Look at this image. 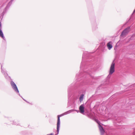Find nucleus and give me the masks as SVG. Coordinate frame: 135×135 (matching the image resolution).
Returning a JSON list of instances; mask_svg holds the SVG:
<instances>
[{
  "mask_svg": "<svg viewBox=\"0 0 135 135\" xmlns=\"http://www.w3.org/2000/svg\"><path fill=\"white\" fill-rule=\"evenodd\" d=\"M25 101L26 100H25L23 98H22Z\"/></svg>",
  "mask_w": 135,
  "mask_h": 135,
  "instance_id": "23",
  "label": "nucleus"
},
{
  "mask_svg": "<svg viewBox=\"0 0 135 135\" xmlns=\"http://www.w3.org/2000/svg\"><path fill=\"white\" fill-rule=\"evenodd\" d=\"M60 127V126L57 125V133L55 135H57L59 134Z\"/></svg>",
  "mask_w": 135,
  "mask_h": 135,
  "instance_id": "16",
  "label": "nucleus"
},
{
  "mask_svg": "<svg viewBox=\"0 0 135 135\" xmlns=\"http://www.w3.org/2000/svg\"><path fill=\"white\" fill-rule=\"evenodd\" d=\"M0 36L4 40H6V38L4 36L2 31L1 29H0Z\"/></svg>",
  "mask_w": 135,
  "mask_h": 135,
  "instance_id": "14",
  "label": "nucleus"
},
{
  "mask_svg": "<svg viewBox=\"0 0 135 135\" xmlns=\"http://www.w3.org/2000/svg\"><path fill=\"white\" fill-rule=\"evenodd\" d=\"M94 119L99 125V127L100 132L101 135H103L105 131L103 128L100 124V122L98 120H97L96 119Z\"/></svg>",
  "mask_w": 135,
  "mask_h": 135,
  "instance_id": "3",
  "label": "nucleus"
},
{
  "mask_svg": "<svg viewBox=\"0 0 135 135\" xmlns=\"http://www.w3.org/2000/svg\"><path fill=\"white\" fill-rule=\"evenodd\" d=\"M14 0H11V1L9 2L7 5V6L4 9L2 13V15H4V14L7 12V10L9 8L10 6L12 4V1Z\"/></svg>",
  "mask_w": 135,
  "mask_h": 135,
  "instance_id": "7",
  "label": "nucleus"
},
{
  "mask_svg": "<svg viewBox=\"0 0 135 135\" xmlns=\"http://www.w3.org/2000/svg\"><path fill=\"white\" fill-rule=\"evenodd\" d=\"M84 104H82L79 107V109L80 110V112L81 113H83L84 112Z\"/></svg>",
  "mask_w": 135,
  "mask_h": 135,
  "instance_id": "12",
  "label": "nucleus"
},
{
  "mask_svg": "<svg viewBox=\"0 0 135 135\" xmlns=\"http://www.w3.org/2000/svg\"><path fill=\"white\" fill-rule=\"evenodd\" d=\"M12 123L16 125H20V121L19 119L15 120L12 121Z\"/></svg>",
  "mask_w": 135,
  "mask_h": 135,
  "instance_id": "11",
  "label": "nucleus"
},
{
  "mask_svg": "<svg viewBox=\"0 0 135 135\" xmlns=\"http://www.w3.org/2000/svg\"><path fill=\"white\" fill-rule=\"evenodd\" d=\"M72 110H73V112L74 111H76V112H77V113H78L79 112V111L78 110H75V109H73Z\"/></svg>",
  "mask_w": 135,
  "mask_h": 135,
  "instance_id": "18",
  "label": "nucleus"
},
{
  "mask_svg": "<svg viewBox=\"0 0 135 135\" xmlns=\"http://www.w3.org/2000/svg\"><path fill=\"white\" fill-rule=\"evenodd\" d=\"M112 44V42L111 41H110L107 43V46L109 50H110L112 48L113 46Z\"/></svg>",
  "mask_w": 135,
  "mask_h": 135,
  "instance_id": "13",
  "label": "nucleus"
},
{
  "mask_svg": "<svg viewBox=\"0 0 135 135\" xmlns=\"http://www.w3.org/2000/svg\"><path fill=\"white\" fill-rule=\"evenodd\" d=\"M26 102H27V103H29V102H28V101H27L26 100L25 101Z\"/></svg>",
  "mask_w": 135,
  "mask_h": 135,
  "instance_id": "21",
  "label": "nucleus"
},
{
  "mask_svg": "<svg viewBox=\"0 0 135 135\" xmlns=\"http://www.w3.org/2000/svg\"><path fill=\"white\" fill-rule=\"evenodd\" d=\"M1 23H0V27H1Z\"/></svg>",
  "mask_w": 135,
  "mask_h": 135,
  "instance_id": "22",
  "label": "nucleus"
},
{
  "mask_svg": "<svg viewBox=\"0 0 135 135\" xmlns=\"http://www.w3.org/2000/svg\"><path fill=\"white\" fill-rule=\"evenodd\" d=\"M10 84L12 88L17 93H19V95L22 98V97L20 96V94L19 93V91L15 83L13 81H11L10 82Z\"/></svg>",
  "mask_w": 135,
  "mask_h": 135,
  "instance_id": "2",
  "label": "nucleus"
},
{
  "mask_svg": "<svg viewBox=\"0 0 135 135\" xmlns=\"http://www.w3.org/2000/svg\"><path fill=\"white\" fill-rule=\"evenodd\" d=\"M113 61L112 64L109 70V75H112L115 71V63Z\"/></svg>",
  "mask_w": 135,
  "mask_h": 135,
  "instance_id": "5",
  "label": "nucleus"
},
{
  "mask_svg": "<svg viewBox=\"0 0 135 135\" xmlns=\"http://www.w3.org/2000/svg\"><path fill=\"white\" fill-rule=\"evenodd\" d=\"M87 53V52H84L83 54L82 61L80 67V73L76 75V78H80L81 77L85 78V75H86L87 76H91L93 78V77L91 76L90 73H89L90 71L85 69L86 66L85 65V64H86V61H86V62H85V59L86 56L87 57L88 56Z\"/></svg>",
  "mask_w": 135,
  "mask_h": 135,
  "instance_id": "1",
  "label": "nucleus"
},
{
  "mask_svg": "<svg viewBox=\"0 0 135 135\" xmlns=\"http://www.w3.org/2000/svg\"><path fill=\"white\" fill-rule=\"evenodd\" d=\"M65 115V113H63L60 115H57V125H59L60 126V117H62L64 115Z\"/></svg>",
  "mask_w": 135,
  "mask_h": 135,
  "instance_id": "10",
  "label": "nucleus"
},
{
  "mask_svg": "<svg viewBox=\"0 0 135 135\" xmlns=\"http://www.w3.org/2000/svg\"><path fill=\"white\" fill-rule=\"evenodd\" d=\"M26 102H27V103H29V102H28V101H27L26 100L25 101Z\"/></svg>",
  "mask_w": 135,
  "mask_h": 135,
  "instance_id": "20",
  "label": "nucleus"
},
{
  "mask_svg": "<svg viewBox=\"0 0 135 135\" xmlns=\"http://www.w3.org/2000/svg\"><path fill=\"white\" fill-rule=\"evenodd\" d=\"M84 97V95L83 94H82L79 97V100L80 102H81L83 100Z\"/></svg>",
  "mask_w": 135,
  "mask_h": 135,
  "instance_id": "15",
  "label": "nucleus"
},
{
  "mask_svg": "<svg viewBox=\"0 0 135 135\" xmlns=\"http://www.w3.org/2000/svg\"><path fill=\"white\" fill-rule=\"evenodd\" d=\"M1 72L4 76L5 78L6 79H10V77L9 76L7 73L6 70L4 69H3L2 68V66H1Z\"/></svg>",
  "mask_w": 135,
  "mask_h": 135,
  "instance_id": "6",
  "label": "nucleus"
},
{
  "mask_svg": "<svg viewBox=\"0 0 135 135\" xmlns=\"http://www.w3.org/2000/svg\"><path fill=\"white\" fill-rule=\"evenodd\" d=\"M135 134V132H134L133 133V135H134V134Z\"/></svg>",
  "mask_w": 135,
  "mask_h": 135,
  "instance_id": "24",
  "label": "nucleus"
},
{
  "mask_svg": "<svg viewBox=\"0 0 135 135\" xmlns=\"http://www.w3.org/2000/svg\"><path fill=\"white\" fill-rule=\"evenodd\" d=\"M74 86V84L73 83L71 84L68 87V94L69 97H70L71 96V92L72 89L71 87H73Z\"/></svg>",
  "mask_w": 135,
  "mask_h": 135,
  "instance_id": "8",
  "label": "nucleus"
},
{
  "mask_svg": "<svg viewBox=\"0 0 135 135\" xmlns=\"http://www.w3.org/2000/svg\"><path fill=\"white\" fill-rule=\"evenodd\" d=\"M73 110H72V109L70 110L69 111H67L65 112V115L67 114H69L70 113L73 112Z\"/></svg>",
  "mask_w": 135,
  "mask_h": 135,
  "instance_id": "17",
  "label": "nucleus"
},
{
  "mask_svg": "<svg viewBox=\"0 0 135 135\" xmlns=\"http://www.w3.org/2000/svg\"><path fill=\"white\" fill-rule=\"evenodd\" d=\"M86 84V83H84V84Z\"/></svg>",
  "mask_w": 135,
  "mask_h": 135,
  "instance_id": "25",
  "label": "nucleus"
},
{
  "mask_svg": "<svg viewBox=\"0 0 135 135\" xmlns=\"http://www.w3.org/2000/svg\"><path fill=\"white\" fill-rule=\"evenodd\" d=\"M92 28L93 30H96L97 28V25L96 23L95 20L94 22H92Z\"/></svg>",
  "mask_w": 135,
  "mask_h": 135,
  "instance_id": "9",
  "label": "nucleus"
},
{
  "mask_svg": "<svg viewBox=\"0 0 135 135\" xmlns=\"http://www.w3.org/2000/svg\"><path fill=\"white\" fill-rule=\"evenodd\" d=\"M47 135H53V134L52 133H51L49 134H47Z\"/></svg>",
  "mask_w": 135,
  "mask_h": 135,
  "instance_id": "19",
  "label": "nucleus"
},
{
  "mask_svg": "<svg viewBox=\"0 0 135 135\" xmlns=\"http://www.w3.org/2000/svg\"><path fill=\"white\" fill-rule=\"evenodd\" d=\"M130 27H128L124 30L122 32L120 36L122 37L125 36L130 31Z\"/></svg>",
  "mask_w": 135,
  "mask_h": 135,
  "instance_id": "4",
  "label": "nucleus"
}]
</instances>
